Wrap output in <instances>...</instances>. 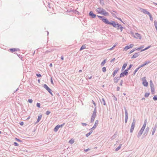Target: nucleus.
<instances>
[{"label":"nucleus","mask_w":157,"mask_h":157,"mask_svg":"<svg viewBox=\"0 0 157 157\" xmlns=\"http://www.w3.org/2000/svg\"><path fill=\"white\" fill-rule=\"evenodd\" d=\"M43 87L46 89L47 90L49 88V87L47 86V85L46 84H44L43 86Z\"/></svg>","instance_id":"36"},{"label":"nucleus","mask_w":157,"mask_h":157,"mask_svg":"<svg viewBox=\"0 0 157 157\" xmlns=\"http://www.w3.org/2000/svg\"><path fill=\"white\" fill-rule=\"evenodd\" d=\"M120 77H115L114 78V82L116 83H117L118 81V80L120 79Z\"/></svg>","instance_id":"20"},{"label":"nucleus","mask_w":157,"mask_h":157,"mask_svg":"<svg viewBox=\"0 0 157 157\" xmlns=\"http://www.w3.org/2000/svg\"><path fill=\"white\" fill-rule=\"evenodd\" d=\"M116 45H114L112 48H110V49H108V50H112L116 47Z\"/></svg>","instance_id":"47"},{"label":"nucleus","mask_w":157,"mask_h":157,"mask_svg":"<svg viewBox=\"0 0 157 157\" xmlns=\"http://www.w3.org/2000/svg\"><path fill=\"white\" fill-rule=\"evenodd\" d=\"M102 71L103 72H105L106 71V68L105 67H102Z\"/></svg>","instance_id":"42"},{"label":"nucleus","mask_w":157,"mask_h":157,"mask_svg":"<svg viewBox=\"0 0 157 157\" xmlns=\"http://www.w3.org/2000/svg\"><path fill=\"white\" fill-rule=\"evenodd\" d=\"M150 86L151 88H154V84L151 80L150 81Z\"/></svg>","instance_id":"23"},{"label":"nucleus","mask_w":157,"mask_h":157,"mask_svg":"<svg viewBox=\"0 0 157 157\" xmlns=\"http://www.w3.org/2000/svg\"><path fill=\"white\" fill-rule=\"evenodd\" d=\"M139 56L138 53H135L131 57L132 59L135 58Z\"/></svg>","instance_id":"22"},{"label":"nucleus","mask_w":157,"mask_h":157,"mask_svg":"<svg viewBox=\"0 0 157 157\" xmlns=\"http://www.w3.org/2000/svg\"><path fill=\"white\" fill-rule=\"evenodd\" d=\"M143 80V84L145 86H147L148 85V83L146 79H145V78H142Z\"/></svg>","instance_id":"6"},{"label":"nucleus","mask_w":157,"mask_h":157,"mask_svg":"<svg viewBox=\"0 0 157 157\" xmlns=\"http://www.w3.org/2000/svg\"><path fill=\"white\" fill-rule=\"evenodd\" d=\"M86 48V44L83 45L81 47L80 49L79 50L80 51H81L83 49H84Z\"/></svg>","instance_id":"27"},{"label":"nucleus","mask_w":157,"mask_h":157,"mask_svg":"<svg viewBox=\"0 0 157 157\" xmlns=\"http://www.w3.org/2000/svg\"><path fill=\"white\" fill-rule=\"evenodd\" d=\"M13 144L15 146H18L19 145L18 144L17 142H14L13 143Z\"/></svg>","instance_id":"56"},{"label":"nucleus","mask_w":157,"mask_h":157,"mask_svg":"<svg viewBox=\"0 0 157 157\" xmlns=\"http://www.w3.org/2000/svg\"><path fill=\"white\" fill-rule=\"evenodd\" d=\"M157 128V125L155 124L152 128V135H154Z\"/></svg>","instance_id":"10"},{"label":"nucleus","mask_w":157,"mask_h":157,"mask_svg":"<svg viewBox=\"0 0 157 157\" xmlns=\"http://www.w3.org/2000/svg\"><path fill=\"white\" fill-rule=\"evenodd\" d=\"M119 69L118 68H116V69L114 70V71L113 72V73L112 75V76L114 77L117 73L118 71H119Z\"/></svg>","instance_id":"15"},{"label":"nucleus","mask_w":157,"mask_h":157,"mask_svg":"<svg viewBox=\"0 0 157 157\" xmlns=\"http://www.w3.org/2000/svg\"><path fill=\"white\" fill-rule=\"evenodd\" d=\"M89 15L91 17L93 18H95L96 17V15L95 14H94L92 11H90L89 13Z\"/></svg>","instance_id":"16"},{"label":"nucleus","mask_w":157,"mask_h":157,"mask_svg":"<svg viewBox=\"0 0 157 157\" xmlns=\"http://www.w3.org/2000/svg\"><path fill=\"white\" fill-rule=\"evenodd\" d=\"M140 11L141 12H143L144 13L147 14L148 15H149L150 14V13L149 12H148L146 9L141 8L140 9Z\"/></svg>","instance_id":"7"},{"label":"nucleus","mask_w":157,"mask_h":157,"mask_svg":"<svg viewBox=\"0 0 157 157\" xmlns=\"http://www.w3.org/2000/svg\"><path fill=\"white\" fill-rule=\"evenodd\" d=\"M61 59L62 60H63L64 59V58H63V56H61Z\"/></svg>","instance_id":"63"},{"label":"nucleus","mask_w":157,"mask_h":157,"mask_svg":"<svg viewBox=\"0 0 157 157\" xmlns=\"http://www.w3.org/2000/svg\"><path fill=\"white\" fill-rule=\"evenodd\" d=\"M145 65H145V64H144H144H142L141 65H140V66L139 67H140V68H141V67H144V66H145Z\"/></svg>","instance_id":"53"},{"label":"nucleus","mask_w":157,"mask_h":157,"mask_svg":"<svg viewBox=\"0 0 157 157\" xmlns=\"http://www.w3.org/2000/svg\"><path fill=\"white\" fill-rule=\"evenodd\" d=\"M115 59V58H114L113 59L111 60V62H113L114 60Z\"/></svg>","instance_id":"62"},{"label":"nucleus","mask_w":157,"mask_h":157,"mask_svg":"<svg viewBox=\"0 0 157 157\" xmlns=\"http://www.w3.org/2000/svg\"><path fill=\"white\" fill-rule=\"evenodd\" d=\"M133 44H130V45H129V46L127 45L126 46H125V47L124 48V50H126L130 48H132L133 47Z\"/></svg>","instance_id":"11"},{"label":"nucleus","mask_w":157,"mask_h":157,"mask_svg":"<svg viewBox=\"0 0 157 157\" xmlns=\"http://www.w3.org/2000/svg\"><path fill=\"white\" fill-rule=\"evenodd\" d=\"M137 50V49L136 48H135L134 49H133L132 50L130 51V52H129V54H131L133 52H134L136 50Z\"/></svg>","instance_id":"38"},{"label":"nucleus","mask_w":157,"mask_h":157,"mask_svg":"<svg viewBox=\"0 0 157 157\" xmlns=\"http://www.w3.org/2000/svg\"><path fill=\"white\" fill-rule=\"evenodd\" d=\"M134 36L136 39H141L142 36L141 35L138 33H136L135 35H133Z\"/></svg>","instance_id":"3"},{"label":"nucleus","mask_w":157,"mask_h":157,"mask_svg":"<svg viewBox=\"0 0 157 157\" xmlns=\"http://www.w3.org/2000/svg\"><path fill=\"white\" fill-rule=\"evenodd\" d=\"M96 113H97V111H96V108H95L94 109V111L93 113L92 114V115L91 116V123L93 122L96 117Z\"/></svg>","instance_id":"1"},{"label":"nucleus","mask_w":157,"mask_h":157,"mask_svg":"<svg viewBox=\"0 0 157 157\" xmlns=\"http://www.w3.org/2000/svg\"><path fill=\"white\" fill-rule=\"evenodd\" d=\"M144 45H142V46H140V48H137V50H140V49L144 48Z\"/></svg>","instance_id":"46"},{"label":"nucleus","mask_w":157,"mask_h":157,"mask_svg":"<svg viewBox=\"0 0 157 157\" xmlns=\"http://www.w3.org/2000/svg\"><path fill=\"white\" fill-rule=\"evenodd\" d=\"M51 113V112L49 111H47L46 112L45 114L47 115H49Z\"/></svg>","instance_id":"48"},{"label":"nucleus","mask_w":157,"mask_h":157,"mask_svg":"<svg viewBox=\"0 0 157 157\" xmlns=\"http://www.w3.org/2000/svg\"><path fill=\"white\" fill-rule=\"evenodd\" d=\"M153 99L154 101H156L157 100V96H155L153 98Z\"/></svg>","instance_id":"49"},{"label":"nucleus","mask_w":157,"mask_h":157,"mask_svg":"<svg viewBox=\"0 0 157 157\" xmlns=\"http://www.w3.org/2000/svg\"><path fill=\"white\" fill-rule=\"evenodd\" d=\"M154 25L157 31V21H154Z\"/></svg>","instance_id":"37"},{"label":"nucleus","mask_w":157,"mask_h":157,"mask_svg":"<svg viewBox=\"0 0 157 157\" xmlns=\"http://www.w3.org/2000/svg\"><path fill=\"white\" fill-rule=\"evenodd\" d=\"M151 90L152 94H153L155 93V90L154 88H151Z\"/></svg>","instance_id":"40"},{"label":"nucleus","mask_w":157,"mask_h":157,"mask_svg":"<svg viewBox=\"0 0 157 157\" xmlns=\"http://www.w3.org/2000/svg\"><path fill=\"white\" fill-rule=\"evenodd\" d=\"M148 16H149L150 20L151 21H152L153 18L151 13H150V14L149 15H148Z\"/></svg>","instance_id":"50"},{"label":"nucleus","mask_w":157,"mask_h":157,"mask_svg":"<svg viewBox=\"0 0 157 157\" xmlns=\"http://www.w3.org/2000/svg\"><path fill=\"white\" fill-rule=\"evenodd\" d=\"M140 69V67H139L136 68L135 70L134 71V72H133V75H135V74H136V73L137 71L139 70V69Z\"/></svg>","instance_id":"33"},{"label":"nucleus","mask_w":157,"mask_h":157,"mask_svg":"<svg viewBox=\"0 0 157 157\" xmlns=\"http://www.w3.org/2000/svg\"><path fill=\"white\" fill-rule=\"evenodd\" d=\"M144 131L142 130H140L139 131V132H138L137 136L138 138H139L142 135L143 132Z\"/></svg>","instance_id":"17"},{"label":"nucleus","mask_w":157,"mask_h":157,"mask_svg":"<svg viewBox=\"0 0 157 157\" xmlns=\"http://www.w3.org/2000/svg\"><path fill=\"white\" fill-rule=\"evenodd\" d=\"M47 5L48 7V10L50 11H52V10H53V8L51 6V4L50 3L48 2L47 3Z\"/></svg>","instance_id":"8"},{"label":"nucleus","mask_w":157,"mask_h":157,"mask_svg":"<svg viewBox=\"0 0 157 157\" xmlns=\"http://www.w3.org/2000/svg\"><path fill=\"white\" fill-rule=\"evenodd\" d=\"M36 75L38 77H40L41 76L40 74H36Z\"/></svg>","instance_id":"61"},{"label":"nucleus","mask_w":157,"mask_h":157,"mask_svg":"<svg viewBox=\"0 0 157 157\" xmlns=\"http://www.w3.org/2000/svg\"><path fill=\"white\" fill-rule=\"evenodd\" d=\"M124 75H128L127 74H126L125 72L124 71V72L121 73L120 74L119 77H120V78H121V77H124Z\"/></svg>","instance_id":"25"},{"label":"nucleus","mask_w":157,"mask_h":157,"mask_svg":"<svg viewBox=\"0 0 157 157\" xmlns=\"http://www.w3.org/2000/svg\"><path fill=\"white\" fill-rule=\"evenodd\" d=\"M125 112V123H126L127 122L128 119V113L127 110L126 109V108H124Z\"/></svg>","instance_id":"4"},{"label":"nucleus","mask_w":157,"mask_h":157,"mask_svg":"<svg viewBox=\"0 0 157 157\" xmlns=\"http://www.w3.org/2000/svg\"><path fill=\"white\" fill-rule=\"evenodd\" d=\"M92 102L93 103L94 105V106H96L95 108H96V104L95 103L94 101L93 100L92 101Z\"/></svg>","instance_id":"60"},{"label":"nucleus","mask_w":157,"mask_h":157,"mask_svg":"<svg viewBox=\"0 0 157 157\" xmlns=\"http://www.w3.org/2000/svg\"><path fill=\"white\" fill-rule=\"evenodd\" d=\"M123 83V81L121 80V82L120 84V85L121 86H122Z\"/></svg>","instance_id":"64"},{"label":"nucleus","mask_w":157,"mask_h":157,"mask_svg":"<svg viewBox=\"0 0 157 157\" xmlns=\"http://www.w3.org/2000/svg\"><path fill=\"white\" fill-rule=\"evenodd\" d=\"M102 11L101 13V14H102L103 15L105 16H108L109 15V13L108 12H106V10L103 9L102 10H101Z\"/></svg>","instance_id":"5"},{"label":"nucleus","mask_w":157,"mask_h":157,"mask_svg":"<svg viewBox=\"0 0 157 157\" xmlns=\"http://www.w3.org/2000/svg\"><path fill=\"white\" fill-rule=\"evenodd\" d=\"M121 145H122V144H120L119 146H118L117 147L116 149H115V151H118L119 150L120 148H121Z\"/></svg>","instance_id":"32"},{"label":"nucleus","mask_w":157,"mask_h":157,"mask_svg":"<svg viewBox=\"0 0 157 157\" xmlns=\"http://www.w3.org/2000/svg\"><path fill=\"white\" fill-rule=\"evenodd\" d=\"M117 29H120V28H121V29H123V28L122 26L121 25H120L118 23H117Z\"/></svg>","instance_id":"29"},{"label":"nucleus","mask_w":157,"mask_h":157,"mask_svg":"<svg viewBox=\"0 0 157 157\" xmlns=\"http://www.w3.org/2000/svg\"><path fill=\"white\" fill-rule=\"evenodd\" d=\"M149 130V128L148 127H147L145 129V133H144V134H145V133H146V135L147 134L148 131Z\"/></svg>","instance_id":"39"},{"label":"nucleus","mask_w":157,"mask_h":157,"mask_svg":"<svg viewBox=\"0 0 157 157\" xmlns=\"http://www.w3.org/2000/svg\"><path fill=\"white\" fill-rule=\"evenodd\" d=\"M102 21L105 24H109L110 22H109L108 20L106 18H102L101 19Z\"/></svg>","instance_id":"12"},{"label":"nucleus","mask_w":157,"mask_h":157,"mask_svg":"<svg viewBox=\"0 0 157 157\" xmlns=\"http://www.w3.org/2000/svg\"><path fill=\"white\" fill-rule=\"evenodd\" d=\"M36 106L38 108H40V103H37L36 104Z\"/></svg>","instance_id":"51"},{"label":"nucleus","mask_w":157,"mask_h":157,"mask_svg":"<svg viewBox=\"0 0 157 157\" xmlns=\"http://www.w3.org/2000/svg\"><path fill=\"white\" fill-rule=\"evenodd\" d=\"M150 47V46H148V47H147V48H144V49L142 50H141V51L142 52V51H144L145 50H146L147 49H148Z\"/></svg>","instance_id":"45"},{"label":"nucleus","mask_w":157,"mask_h":157,"mask_svg":"<svg viewBox=\"0 0 157 157\" xmlns=\"http://www.w3.org/2000/svg\"><path fill=\"white\" fill-rule=\"evenodd\" d=\"M64 124H65V123H63L62 124H61L60 125H57L59 126V128L60 127H62L64 125Z\"/></svg>","instance_id":"55"},{"label":"nucleus","mask_w":157,"mask_h":157,"mask_svg":"<svg viewBox=\"0 0 157 157\" xmlns=\"http://www.w3.org/2000/svg\"><path fill=\"white\" fill-rule=\"evenodd\" d=\"M106 59L104 60L101 63V67L103 66L106 63Z\"/></svg>","instance_id":"31"},{"label":"nucleus","mask_w":157,"mask_h":157,"mask_svg":"<svg viewBox=\"0 0 157 157\" xmlns=\"http://www.w3.org/2000/svg\"><path fill=\"white\" fill-rule=\"evenodd\" d=\"M117 24H116L115 21H112V22H110L109 23V25H111L113 26V27H114L117 28Z\"/></svg>","instance_id":"14"},{"label":"nucleus","mask_w":157,"mask_h":157,"mask_svg":"<svg viewBox=\"0 0 157 157\" xmlns=\"http://www.w3.org/2000/svg\"><path fill=\"white\" fill-rule=\"evenodd\" d=\"M59 128V126H58L57 125L54 128V130L55 132H56L58 130Z\"/></svg>","instance_id":"30"},{"label":"nucleus","mask_w":157,"mask_h":157,"mask_svg":"<svg viewBox=\"0 0 157 157\" xmlns=\"http://www.w3.org/2000/svg\"><path fill=\"white\" fill-rule=\"evenodd\" d=\"M47 90L52 95V90L49 88Z\"/></svg>","instance_id":"41"},{"label":"nucleus","mask_w":157,"mask_h":157,"mask_svg":"<svg viewBox=\"0 0 157 157\" xmlns=\"http://www.w3.org/2000/svg\"><path fill=\"white\" fill-rule=\"evenodd\" d=\"M136 124V120L135 119H134L133 120V121L132 124V125L131 126V128H130V132L132 133L134 130L135 126Z\"/></svg>","instance_id":"2"},{"label":"nucleus","mask_w":157,"mask_h":157,"mask_svg":"<svg viewBox=\"0 0 157 157\" xmlns=\"http://www.w3.org/2000/svg\"><path fill=\"white\" fill-rule=\"evenodd\" d=\"M100 101L101 102V103L103 104L104 105H106V103H105V100H104V99L103 98H102L101 100L100 99Z\"/></svg>","instance_id":"21"},{"label":"nucleus","mask_w":157,"mask_h":157,"mask_svg":"<svg viewBox=\"0 0 157 157\" xmlns=\"http://www.w3.org/2000/svg\"><path fill=\"white\" fill-rule=\"evenodd\" d=\"M28 101L30 103H32L33 101V100L32 99H29Z\"/></svg>","instance_id":"54"},{"label":"nucleus","mask_w":157,"mask_h":157,"mask_svg":"<svg viewBox=\"0 0 157 157\" xmlns=\"http://www.w3.org/2000/svg\"><path fill=\"white\" fill-rule=\"evenodd\" d=\"M74 142L73 139H71L69 141V143L71 144H72Z\"/></svg>","instance_id":"34"},{"label":"nucleus","mask_w":157,"mask_h":157,"mask_svg":"<svg viewBox=\"0 0 157 157\" xmlns=\"http://www.w3.org/2000/svg\"><path fill=\"white\" fill-rule=\"evenodd\" d=\"M151 62L149 61H147L144 63V64L145 65L150 63Z\"/></svg>","instance_id":"52"},{"label":"nucleus","mask_w":157,"mask_h":157,"mask_svg":"<svg viewBox=\"0 0 157 157\" xmlns=\"http://www.w3.org/2000/svg\"><path fill=\"white\" fill-rule=\"evenodd\" d=\"M41 117H42L41 115H40L38 116L36 123H38L40 121V119L41 118Z\"/></svg>","instance_id":"28"},{"label":"nucleus","mask_w":157,"mask_h":157,"mask_svg":"<svg viewBox=\"0 0 157 157\" xmlns=\"http://www.w3.org/2000/svg\"><path fill=\"white\" fill-rule=\"evenodd\" d=\"M127 63H124V64L123 65L121 71H123V70H124L125 68H126V67L127 66Z\"/></svg>","instance_id":"24"},{"label":"nucleus","mask_w":157,"mask_h":157,"mask_svg":"<svg viewBox=\"0 0 157 157\" xmlns=\"http://www.w3.org/2000/svg\"><path fill=\"white\" fill-rule=\"evenodd\" d=\"M150 47V46H148V47H147V48H144V49L142 50H141V51L142 52V51H144L145 50H146L147 49H148Z\"/></svg>","instance_id":"44"},{"label":"nucleus","mask_w":157,"mask_h":157,"mask_svg":"<svg viewBox=\"0 0 157 157\" xmlns=\"http://www.w3.org/2000/svg\"><path fill=\"white\" fill-rule=\"evenodd\" d=\"M98 120H97L95 121L94 124V126L90 129L91 130H94L95 128H96L97 126L98 125Z\"/></svg>","instance_id":"9"},{"label":"nucleus","mask_w":157,"mask_h":157,"mask_svg":"<svg viewBox=\"0 0 157 157\" xmlns=\"http://www.w3.org/2000/svg\"><path fill=\"white\" fill-rule=\"evenodd\" d=\"M146 123H147V120H146L144 122V124L142 127L141 128V130H142L143 131H144V129L146 127Z\"/></svg>","instance_id":"13"},{"label":"nucleus","mask_w":157,"mask_h":157,"mask_svg":"<svg viewBox=\"0 0 157 157\" xmlns=\"http://www.w3.org/2000/svg\"><path fill=\"white\" fill-rule=\"evenodd\" d=\"M82 125L83 126H86L87 125V124L86 123H82Z\"/></svg>","instance_id":"59"},{"label":"nucleus","mask_w":157,"mask_h":157,"mask_svg":"<svg viewBox=\"0 0 157 157\" xmlns=\"http://www.w3.org/2000/svg\"><path fill=\"white\" fill-rule=\"evenodd\" d=\"M132 66V65L130 64L129 66V67L128 68H127V69H126L124 71L125 72L126 74H127V75L128 74V71L131 68Z\"/></svg>","instance_id":"18"},{"label":"nucleus","mask_w":157,"mask_h":157,"mask_svg":"<svg viewBox=\"0 0 157 157\" xmlns=\"http://www.w3.org/2000/svg\"><path fill=\"white\" fill-rule=\"evenodd\" d=\"M19 49L16 48H13L10 49V51L12 52H14L17 51L19 50Z\"/></svg>","instance_id":"26"},{"label":"nucleus","mask_w":157,"mask_h":157,"mask_svg":"<svg viewBox=\"0 0 157 157\" xmlns=\"http://www.w3.org/2000/svg\"><path fill=\"white\" fill-rule=\"evenodd\" d=\"M92 130H91L90 131L89 133H87L86 135V137L89 136L90 135H91L92 134Z\"/></svg>","instance_id":"35"},{"label":"nucleus","mask_w":157,"mask_h":157,"mask_svg":"<svg viewBox=\"0 0 157 157\" xmlns=\"http://www.w3.org/2000/svg\"><path fill=\"white\" fill-rule=\"evenodd\" d=\"M97 16L99 17V18H100L101 20V19H102V18H103V17L102 16H98V15H97Z\"/></svg>","instance_id":"58"},{"label":"nucleus","mask_w":157,"mask_h":157,"mask_svg":"<svg viewBox=\"0 0 157 157\" xmlns=\"http://www.w3.org/2000/svg\"><path fill=\"white\" fill-rule=\"evenodd\" d=\"M15 140L17 141L20 142H21V141L20 140V139H17V138H15Z\"/></svg>","instance_id":"57"},{"label":"nucleus","mask_w":157,"mask_h":157,"mask_svg":"<svg viewBox=\"0 0 157 157\" xmlns=\"http://www.w3.org/2000/svg\"><path fill=\"white\" fill-rule=\"evenodd\" d=\"M149 94H150L149 93H146L145 94L144 96L145 97L147 98L149 96Z\"/></svg>","instance_id":"43"},{"label":"nucleus","mask_w":157,"mask_h":157,"mask_svg":"<svg viewBox=\"0 0 157 157\" xmlns=\"http://www.w3.org/2000/svg\"><path fill=\"white\" fill-rule=\"evenodd\" d=\"M103 8L101 7H99L96 10V11L98 12V13H101V12L102 11V10Z\"/></svg>","instance_id":"19"}]
</instances>
